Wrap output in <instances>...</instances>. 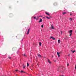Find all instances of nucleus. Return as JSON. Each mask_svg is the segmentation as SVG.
Returning a JSON list of instances; mask_svg holds the SVG:
<instances>
[{
  "mask_svg": "<svg viewBox=\"0 0 76 76\" xmlns=\"http://www.w3.org/2000/svg\"><path fill=\"white\" fill-rule=\"evenodd\" d=\"M25 67H26V66H25V65L23 67V69H25Z\"/></svg>",
  "mask_w": 76,
  "mask_h": 76,
  "instance_id": "aec40b11",
  "label": "nucleus"
},
{
  "mask_svg": "<svg viewBox=\"0 0 76 76\" xmlns=\"http://www.w3.org/2000/svg\"><path fill=\"white\" fill-rule=\"evenodd\" d=\"M30 30V29H29L28 30V31L27 33V34H29V30Z\"/></svg>",
  "mask_w": 76,
  "mask_h": 76,
  "instance_id": "39448f33",
  "label": "nucleus"
},
{
  "mask_svg": "<svg viewBox=\"0 0 76 76\" xmlns=\"http://www.w3.org/2000/svg\"><path fill=\"white\" fill-rule=\"evenodd\" d=\"M57 54L58 57H60V55H59V53H58V52H57Z\"/></svg>",
  "mask_w": 76,
  "mask_h": 76,
  "instance_id": "423d86ee",
  "label": "nucleus"
},
{
  "mask_svg": "<svg viewBox=\"0 0 76 76\" xmlns=\"http://www.w3.org/2000/svg\"><path fill=\"white\" fill-rule=\"evenodd\" d=\"M74 5H76V2H75L74 3Z\"/></svg>",
  "mask_w": 76,
  "mask_h": 76,
  "instance_id": "6ab92c4d",
  "label": "nucleus"
},
{
  "mask_svg": "<svg viewBox=\"0 0 76 76\" xmlns=\"http://www.w3.org/2000/svg\"><path fill=\"white\" fill-rule=\"evenodd\" d=\"M42 22V19L40 18L39 20V22Z\"/></svg>",
  "mask_w": 76,
  "mask_h": 76,
  "instance_id": "7ed1b4c3",
  "label": "nucleus"
},
{
  "mask_svg": "<svg viewBox=\"0 0 76 76\" xmlns=\"http://www.w3.org/2000/svg\"><path fill=\"white\" fill-rule=\"evenodd\" d=\"M23 73H25V72H23Z\"/></svg>",
  "mask_w": 76,
  "mask_h": 76,
  "instance_id": "58836bf2",
  "label": "nucleus"
},
{
  "mask_svg": "<svg viewBox=\"0 0 76 76\" xmlns=\"http://www.w3.org/2000/svg\"><path fill=\"white\" fill-rule=\"evenodd\" d=\"M67 66H69V64H67Z\"/></svg>",
  "mask_w": 76,
  "mask_h": 76,
  "instance_id": "473e14b6",
  "label": "nucleus"
},
{
  "mask_svg": "<svg viewBox=\"0 0 76 76\" xmlns=\"http://www.w3.org/2000/svg\"><path fill=\"white\" fill-rule=\"evenodd\" d=\"M24 56H25V57H26V55L25 54H24Z\"/></svg>",
  "mask_w": 76,
  "mask_h": 76,
  "instance_id": "c85d7f7f",
  "label": "nucleus"
},
{
  "mask_svg": "<svg viewBox=\"0 0 76 76\" xmlns=\"http://www.w3.org/2000/svg\"><path fill=\"white\" fill-rule=\"evenodd\" d=\"M65 39H66V37H65L64 38Z\"/></svg>",
  "mask_w": 76,
  "mask_h": 76,
  "instance_id": "4c0bfd02",
  "label": "nucleus"
},
{
  "mask_svg": "<svg viewBox=\"0 0 76 76\" xmlns=\"http://www.w3.org/2000/svg\"><path fill=\"white\" fill-rule=\"evenodd\" d=\"M68 56H70V54H69V55H68Z\"/></svg>",
  "mask_w": 76,
  "mask_h": 76,
  "instance_id": "c9c22d12",
  "label": "nucleus"
},
{
  "mask_svg": "<svg viewBox=\"0 0 76 76\" xmlns=\"http://www.w3.org/2000/svg\"><path fill=\"white\" fill-rule=\"evenodd\" d=\"M58 43H60V39H59L58 40Z\"/></svg>",
  "mask_w": 76,
  "mask_h": 76,
  "instance_id": "ddd939ff",
  "label": "nucleus"
},
{
  "mask_svg": "<svg viewBox=\"0 0 76 76\" xmlns=\"http://www.w3.org/2000/svg\"><path fill=\"white\" fill-rule=\"evenodd\" d=\"M34 19H36V17H34Z\"/></svg>",
  "mask_w": 76,
  "mask_h": 76,
  "instance_id": "393cba45",
  "label": "nucleus"
},
{
  "mask_svg": "<svg viewBox=\"0 0 76 76\" xmlns=\"http://www.w3.org/2000/svg\"><path fill=\"white\" fill-rule=\"evenodd\" d=\"M41 16V17H42V16Z\"/></svg>",
  "mask_w": 76,
  "mask_h": 76,
  "instance_id": "ea45409f",
  "label": "nucleus"
},
{
  "mask_svg": "<svg viewBox=\"0 0 76 76\" xmlns=\"http://www.w3.org/2000/svg\"><path fill=\"white\" fill-rule=\"evenodd\" d=\"M51 28L52 29H54V26H53L52 25H51Z\"/></svg>",
  "mask_w": 76,
  "mask_h": 76,
  "instance_id": "f257e3e1",
  "label": "nucleus"
},
{
  "mask_svg": "<svg viewBox=\"0 0 76 76\" xmlns=\"http://www.w3.org/2000/svg\"><path fill=\"white\" fill-rule=\"evenodd\" d=\"M53 37H51L50 38V39H51V38H52V39H53Z\"/></svg>",
  "mask_w": 76,
  "mask_h": 76,
  "instance_id": "a878e982",
  "label": "nucleus"
},
{
  "mask_svg": "<svg viewBox=\"0 0 76 76\" xmlns=\"http://www.w3.org/2000/svg\"><path fill=\"white\" fill-rule=\"evenodd\" d=\"M73 15V14H72L71 12L70 13V15L72 16V15Z\"/></svg>",
  "mask_w": 76,
  "mask_h": 76,
  "instance_id": "dca6fc26",
  "label": "nucleus"
},
{
  "mask_svg": "<svg viewBox=\"0 0 76 76\" xmlns=\"http://www.w3.org/2000/svg\"><path fill=\"white\" fill-rule=\"evenodd\" d=\"M23 71H21V73H23Z\"/></svg>",
  "mask_w": 76,
  "mask_h": 76,
  "instance_id": "bb28decb",
  "label": "nucleus"
},
{
  "mask_svg": "<svg viewBox=\"0 0 76 76\" xmlns=\"http://www.w3.org/2000/svg\"><path fill=\"white\" fill-rule=\"evenodd\" d=\"M61 34H62V31H61Z\"/></svg>",
  "mask_w": 76,
  "mask_h": 76,
  "instance_id": "2f4dec72",
  "label": "nucleus"
},
{
  "mask_svg": "<svg viewBox=\"0 0 76 76\" xmlns=\"http://www.w3.org/2000/svg\"><path fill=\"white\" fill-rule=\"evenodd\" d=\"M54 5H55V6H56V5H57V3H55L54 4Z\"/></svg>",
  "mask_w": 76,
  "mask_h": 76,
  "instance_id": "412c9836",
  "label": "nucleus"
},
{
  "mask_svg": "<svg viewBox=\"0 0 76 76\" xmlns=\"http://www.w3.org/2000/svg\"><path fill=\"white\" fill-rule=\"evenodd\" d=\"M59 53V54H61V52H59V53Z\"/></svg>",
  "mask_w": 76,
  "mask_h": 76,
  "instance_id": "72a5a7b5",
  "label": "nucleus"
},
{
  "mask_svg": "<svg viewBox=\"0 0 76 76\" xmlns=\"http://www.w3.org/2000/svg\"><path fill=\"white\" fill-rule=\"evenodd\" d=\"M42 28H43L44 27V25H42L41 26Z\"/></svg>",
  "mask_w": 76,
  "mask_h": 76,
  "instance_id": "4be33fe9",
  "label": "nucleus"
},
{
  "mask_svg": "<svg viewBox=\"0 0 76 76\" xmlns=\"http://www.w3.org/2000/svg\"><path fill=\"white\" fill-rule=\"evenodd\" d=\"M27 66H29V63H27Z\"/></svg>",
  "mask_w": 76,
  "mask_h": 76,
  "instance_id": "a211bd4d",
  "label": "nucleus"
},
{
  "mask_svg": "<svg viewBox=\"0 0 76 76\" xmlns=\"http://www.w3.org/2000/svg\"><path fill=\"white\" fill-rule=\"evenodd\" d=\"M75 69H76V65H75Z\"/></svg>",
  "mask_w": 76,
  "mask_h": 76,
  "instance_id": "c756f323",
  "label": "nucleus"
},
{
  "mask_svg": "<svg viewBox=\"0 0 76 76\" xmlns=\"http://www.w3.org/2000/svg\"><path fill=\"white\" fill-rule=\"evenodd\" d=\"M69 33H72V30H71L69 31Z\"/></svg>",
  "mask_w": 76,
  "mask_h": 76,
  "instance_id": "2eb2a0df",
  "label": "nucleus"
},
{
  "mask_svg": "<svg viewBox=\"0 0 76 76\" xmlns=\"http://www.w3.org/2000/svg\"><path fill=\"white\" fill-rule=\"evenodd\" d=\"M46 18H47V19H50V18L48 17H47V16H46Z\"/></svg>",
  "mask_w": 76,
  "mask_h": 76,
  "instance_id": "9b49d317",
  "label": "nucleus"
},
{
  "mask_svg": "<svg viewBox=\"0 0 76 76\" xmlns=\"http://www.w3.org/2000/svg\"><path fill=\"white\" fill-rule=\"evenodd\" d=\"M57 70L58 71V72H59V71H60L59 70H58V69Z\"/></svg>",
  "mask_w": 76,
  "mask_h": 76,
  "instance_id": "7c9ffc66",
  "label": "nucleus"
},
{
  "mask_svg": "<svg viewBox=\"0 0 76 76\" xmlns=\"http://www.w3.org/2000/svg\"><path fill=\"white\" fill-rule=\"evenodd\" d=\"M72 34H70V35H69V36H71V35H72Z\"/></svg>",
  "mask_w": 76,
  "mask_h": 76,
  "instance_id": "cd10ccee",
  "label": "nucleus"
},
{
  "mask_svg": "<svg viewBox=\"0 0 76 76\" xmlns=\"http://www.w3.org/2000/svg\"><path fill=\"white\" fill-rule=\"evenodd\" d=\"M69 20L70 21H72V19L71 18H69Z\"/></svg>",
  "mask_w": 76,
  "mask_h": 76,
  "instance_id": "f3484780",
  "label": "nucleus"
},
{
  "mask_svg": "<svg viewBox=\"0 0 76 76\" xmlns=\"http://www.w3.org/2000/svg\"><path fill=\"white\" fill-rule=\"evenodd\" d=\"M15 71H16V72H18V70H16Z\"/></svg>",
  "mask_w": 76,
  "mask_h": 76,
  "instance_id": "f704fd0d",
  "label": "nucleus"
},
{
  "mask_svg": "<svg viewBox=\"0 0 76 76\" xmlns=\"http://www.w3.org/2000/svg\"><path fill=\"white\" fill-rule=\"evenodd\" d=\"M48 62L49 63V64H51V62L50 61L49 59H48Z\"/></svg>",
  "mask_w": 76,
  "mask_h": 76,
  "instance_id": "f03ea898",
  "label": "nucleus"
},
{
  "mask_svg": "<svg viewBox=\"0 0 76 76\" xmlns=\"http://www.w3.org/2000/svg\"><path fill=\"white\" fill-rule=\"evenodd\" d=\"M64 0H62V1H63Z\"/></svg>",
  "mask_w": 76,
  "mask_h": 76,
  "instance_id": "a19ab883",
  "label": "nucleus"
},
{
  "mask_svg": "<svg viewBox=\"0 0 76 76\" xmlns=\"http://www.w3.org/2000/svg\"><path fill=\"white\" fill-rule=\"evenodd\" d=\"M23 66H24V64H23Z\"/></svg>",
  "mask_w": 76,
  "mask_h": 76,
  "instance_id": "e433bc0d",
  "label": "nucleus"
},
{
  "mask_svg": "<svg viewBox=\"0 0 76 76\" xmlns=\"http://www.w3.org/2000/svg\"><path fill=\"white\" fill-rule=\"evenodd\" d=\"M72 52V53H75V50H74V51H72V50H71Z\"/></svg>",
  "mask_w": 76,
  "mask_h": 76,
  "instance_id": "f8f14e48",
  "label": "nucleus"
},
{
  "mask_svg": "<svg viewBox=\"0 0 76 76\" xmlns=\"http://www.w3.org/2000/svg\"><path fill=\"white\" fill-rule=\"evenodd\" d=\"M53 40H54L55 39H55V38H53Z\"/></svg>",
  "mask_w": 76,
  "mask_h": 76,
  "instance_id": "5701e85b",
  "label": "nucleus"
},
{
  "mask_svg": "<svg viewBox=\"0 0 76 76\" xmlns=\"http://www.w3.org/2000/svg\"><path fill=\"white\" fill-rule=\"evenodd\" d=\"M65 70H66V69H64V70H62V71H61V72H62L63 73H65Z\"/></svg>",
  "mask_w": 76,
  "mask_h": 76,
  "instance_id": "0eeeda50",
  "label": "nucleus"
},
{
  "mask_svg": "<svg viewBox=\"0 0 76 76\" xmlns=\"http://www.w3.org/2000/svg\"><path fill=\"white\" fill-rule=\"evenodd\" d=\"M8 58H9L10 59H11V57H8Z\"/></svg>",
  "mask_w": 76,
  "mask_h": 76,
  "instance_id": "b1692460",
  "label": "nucleus"
},
{
  "mask_svg": "<svg viewBox=\"0 0 76 76\" xmlns=\"http://www.w3.org/2000/svg\"><path fill=\"white\" fill-rule=\"evenodd\" d=\"M46 14V15H48V16H50V14H48V13L46 12H45Z\"/></svg>",
  "mask_w": 76,
  "mask_h": 76,
  "instance_id": "9d476101",
  "label": "nucleus"
},
{
  "mask_svg": "<svg viewBox=\"0 0 76 76\" xmlns=\"http://www.w3.org/2000/svg\"><path fill=\"white\" fill-rule=\"evenodd\" d=\"M62 14L63 15H66V12H63L62 13Z\"/></svg>",
  "mask_w": 76,
  "mask_h": 76,
  "instance_id": "1a4fd4ad",
  "label": "nucleus"
},
{
  "mask_svg": "<svg viewBox=\"0 0 76 76\" xmlns=\"http://www.w3.org/2000/svg\"><path fill=\"white\" fill-rule=\"evenodd\" d=\"M39 45L40 46H41V42H39Z\"/></svg>",
  "mask_w": 76,
  "mask_h": 76,
  "instance_id": "4468645a",
  "label": "nucleus"
},
{
  "mask_svg": "<svg viewBox=\"0 0 76 76\" xmlns=\"http://www.w3.org/2000/svg\"><path fill=\"white\" fill-rule=\"evenodd\" d=\"M39 16H37L36 20H38V19L39 18Z\"/></svg>",
  "mask_w": 76,
  "mask_h": 76,
  "instance_id": "6e6552de",
  "label": "nucleus"
},
{
  "mask_svg": "<svg viewBox=\"0 0 76 76\" xmlns=\"http://www.w3.org/2000/svg\"><path fill=\"white\" fill-rule=\"evenodd\" d=\"M37 55H38V56L39 57V58H41V57H42L40 55V54H38Z\"/></svg>",
  "mask_w": 76,
  "mask_h": 76,
  "instance_id": "20e7f679",
  "label": "nucleus"
}]
</instances>
